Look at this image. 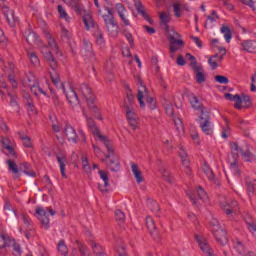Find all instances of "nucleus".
Segmentation results:
<instances>
[{
	"label": "nucleus",
	"instance_id": "nucleus-1",
	"mask_svg": "<svg viewBox=\"0 0 256 256\" xmlns=\"http://www.w3.org/2000/svg\"><path fill=\"white\" fill-rule=\"evenodd\" d=\"M60 87L63 90L68 103L72 105V107L79 105V96H81L82 99L87 101L88 107L90 111L94 113L96 119H100V121L103 120V117H101V113L99 112V106L97 105V102H95V96L93 95V91H91L89 85L81 84L77 88L78 94L69 83H63Z\"/></svg>",
	"mask_w": 256,
	"mask_h": 256
},
{
	"label": "nucleus",
	"instance_id": "nucleus-2",
	"mask_svg": "<svg viewBox=\"0 0 256 256\" xmlns=\"http://www.w3.org/2000/svg\"><path fill=\"white\" fill-rule=\"evenodd\" d=\"M84 117H86V123L88 125V128L90 129L91 133L94 136L95 141H98L99 143H103L105 145L108 155H106V159H110V163L108 164V167H110L111 171H119L121 169V164L119 163V157L117 155L113 154L115 153V149L113 148V145L107 139V136L101 134V131H99V128L95 125V121H93V118L87 116V113H83Z\"/></svg>",
	"mask_w": 256,
	"mask_h": 256
},
{
	"label": "nucleus",
	"instance_id": "nucleus-3",
	"mask_svg": "<svg viewBox=\"0 0 256 256\" xmlns=\"http://www.w3.org/2000/svg\"><path fill=\"white\" fill-rule=\"evenodd\" d=\"M26 41L29 45H36L40 49L44 59L49 63V65H51V67H57V61H55L53 54L49 51V48L43 45V41H41L39 35L35 32H29L26 35Z\"/></svg>",
	"mask_w": 256,
	"mask_h": 256
},
{
	"label": "nucleus",
	"instance_id": "nucleus-4",
	"mask_svg": "<svg viewBox=\"0 0 256 256\" xmlns=\"http://www.w3.org/2000/svg\"><path fill=\"white\" fill-rule=\"evenodd\" d=\"M138 94L137 99L140 104V108L145 109V103L148 105L149 109L153 110L157 107L155 99L149 95L147 87L143 84V80L138 79Z\"/></svg>",
	"mask_w": 256,
	"mask_h": 256
},
{
	"label": "nucleus",
	"instance_id": "nucleus-5",
	"mask_svg": "<svg viewBox=\"0 0 256 256\" xmlns=\"http://www.w3.org/2000/svg\"><path fill=\"white\" fill-rule=\"evenodd\" d=\"M99 15L102 17L110 37H117V35H119V25L115 21L111 10L109 8L99 10Z\"/></svg>",
	"mask_w": 256,
	"mask_h": 256
},
{
	"label": "nucleus",
	"instance_id": "nucleus-6",
	"mask_svg": "<svg viewBox=\"0 0 256 256\" xmlns=\"http://www.w3.org/2000/svg\"><path fill=\"white\" fill-rule=\"evenodd\" d=\"M64 3H66L68 7H71L72 9H74L76 13H79L80 15H83L84 13L83 21L86 29H91L95 27V21L93 20V16H91V13L84 11L83 6H81L79 2L75 0H64Z\"/></svg>",
	"mask_w": 256,
	"mask_h": 256
},
{
	"label": "nucleus",
	"instance_id": "nucleus-7",
	"mask_svg": "<svg viewBox=\"0 0 256 256\" xmlns=\"http://www.w3.org/2000/svg\"><path fill=\"white\" fill-rule=\"evenodd\" d=\"M168 39H170V53H177L181 47H183V40H181V35L175 30L167 27Z\"/></svg>",
	"mask_w": 256,
	"mask_h": 256
},
{
	"label": "nucleus",
	"instance_id": "nucleus-8",
	"mask_svg": "<svg viewBox=\"0 0 256 256\" xmlns=\"http://www.w3.org/2000/svg\"><path fill=\"white\" fill-rule=\"evenodd\" d=\"M5 247L13 248V255L19 256L21 255V247L19 244L15 243L14 239H11L7 234H0V249H5Z\"/></svg>",
	"mask_w": 256,
	"mask_h": 256
},
{
	"label": "nucleus",
	"instance_id": "nucleus-9",
	"mask_svg": "<svg viewBox=\"0 0 256 256\" xmlns=\"http://www.w3.org/2000/svg\"><path fill=\"white\" fill-rule=\"evenodd\" d=\"M36 217L41 222V225L44 229H49V214L55 215V211L50 208L44 209L43 207L36 208Z\"/></svg>",
	"mask_w": 256,
	"mask_h": 256
},
{
	"label": "nucleus",
	"instance_id": "nucleus-10",
	"mask_svg": "<svg viewBox=\"0 0 256 256\" xmlns=\"http://www.w3.org/2000/svg\"><path fill=\"white\" fill-rule=\"evenodd\" d=\"M220 207L229 218L235 217V215H237V211H239V204L235 200H224L220 202Z\"/></svg>",
	"mask_w": 256,
	"mask_h": 256
},
{
	"label": "nucleus",
	"instance_id": "nucleus-11",
	"mask_svg": "<svg viewBox=\"0 0 256 256\" xmlns=\"http://www.w3.org/2000/svg\"><path fill=\"white\" fill-rule=\"evenodd\" d=\"M230 149L232 153L231 160H237L239 158V153H241L244 161H255V158L253 157V155H251V152L247 150L246 152H243V150L239 148V145H237V143L235 142L230 143Z\"/></svg>",
	"mask_w": 256,
	"mask_h": 256
},
{
	"label": "nucleus",
	"instance_id": "nucleus-12",
	"mask_svg": "<svg viewBox=\"0 0 256 256\" xmlns=\"http://www.w3.org/2000/svg\"><path fill=\"white\" fill-rule=\"evenodd\" d=\"M200 127L205 135H213V123L209 121V112L203 111L199 116Z\"/></svg>",
	"mask_w": 256,
	"mask_h": 256
},
{
	"label": "nucleus",
	"instance_id": "nucleus-13",
	"mask_svg": "<svg viewBox=\"0 0 256 256\" xmlns=\"http://www.w3.org/2000/svg\"><path fill=\"white\" fill-rule=\"evenodd\" d=\"M125 113H126V119L130 127L134 131H136V129H139V116L137 115V112H135V109L126 104Z\"/></svg>",
	"mask_w": 256,
	"mask_h": 256
},
{
	"label": "nucleus",
	"instance_id": "nucleus-14",
	"mask_svg": "<svg viewBox=\"0 0 256 256\" xmlns=\"http://www.w3.org/2000/svg\"><path fill=\"white\" fill-rule=\"evenodd\" d=\"M188 197L192 201L193 205H203V203H207V200L209 199L207 193L201 187L198 188L197 195L189 192Z\"/></svg>",
	"mask_w": 256,
	"mask_h": 256
},
{
	"label": "nucleus",
	"instance_id": "nucleus-15",
	"mask_svg": "<svg viewBox=\"0 0 256 256\" xmlns=\"http://www.w3.org/2000/svg\"><path fill=\"white\" fill-rule=\"evenodd\" d=\"M116 11L123 23V29H125V27H131V22L129 21V12L125 6H123L121 3L116 4Z\"/></svg>",
	"mask_w": 256,
	"mask_h": 256
},
{
	"label": "nucleus",
	"instance_id": "nucleus-16",
	"mask_svg": "<svg viewBox=\"0 0 256 256\" xmlns=\"http://www.w3.org/2000/svg\"><path fill=\"white\" fill-rule=\"evenodd\" d=\"M196 241L198 243L200 251H202L204 255L213 256V250L211 249V246H209V242H207V239H205V237L197 235Z\"/></svg>",
	"mask_w": 256,
	"mask_h": 256
},
{
	"label": "nucleus",
	"instance_id": "nucleus-17",
	"mask_svg": "<svg viewBox=\"0 0 256 256\" xmlns=\"http://www.w3.org/2000/svg\"><path fill=\"white\" fill-rule=\"evenodd\" d=\"M28 81V87L30 88V91L34 93V95H44L45 97L47 96V92L43 88H41V86L35 79V76H31Z\"/></svg>",
	"mask_w": 256,
	"mask_h": 256
},
{
	"label": "nucleus",
	"instance_id": "nucleus-18",
	"mask_svg": "<svg viewBox=\"0 0 256 256\" xmlns=\"http://www.w3.org/2000/svg\"><path fill=\"white\" fill-rule=\"evenodd\" d=\"M3 13L6 17V20L8 21V25H10V27H15V25H17V23H19V20L17 19V17H15V11L9 9V6H3Z\"/></svg>",
	"mask_w": 256,
	"mask_h": 256
},
{
	"label": "nucleus",
	"instance_id": "nucleus-19",
	"mask_svg": "<svg viewBox=\"0 0 256 256\" xmlns=\"http://www.w3.org/2000/svg\"><path fill=\"white\" fill-rule=\"evenodd\" d=\"M81 55L85 59V61H94L95 60V54L93 53V50L91 49V43L85 41L84 47L81 49Z\"/></svg>",
	"mask_w": 256,
	"mask_h": 256
},
{
	"label": "nucleus",
	"instance_id": "nucleus-20",
	"mask_svg": "<svg viewBox=\"0 0 256 256\" xmlns=\"http://www.w3.org/2000/svg\"><path fill=\"white\" fill-rule=\"evenodd\" d=\"M64 135L69 143H77L79 141V136L77 135V131L72 126H66L64 129Z\"/></svg>",
	"mask_w": 256,
	"mask_h": 256
},
{
	"label": "nucleus",
	"instance_id": "nucleus-21",
	"mask_svg": "<svg viewBox=\"0 0 256 256\" xmlns=\"http://www.w3.org/2000/svg\"><path fill=\"white\" fill-rule=\"evenodd\" d=\"M179 156L182 161L183 167H185V173L186 175H191V168L189 167V156L187 155V151L183 149V147L180 148Z\"/></svg>",
	"mask_w": 256,
	"mask_h": 256
},
{
	"label": "nucleus",
	"instance_id": "nucleus-22",
	"mask_svg": "<svg viewBox=\"0 0 256 256\" xmlns=\"http://www.w3.org/2000/svg\"><path fill=\"white\" fill-rule=\"evenodd\" d=\"M191 67L196 74L197 83H205V72L203 71V68L197 65V62H192Z\"/></svg>",
	"mask_w": 256,
	"mask_h": 256
},
{
	"label": "nucleus",
	"instance_id": "nucleus-23",
	"mask_svg": "<svg viewBox=\"0 0 256 256\" xmlns=\"http://www.w3.org/2000/svg\"><path fill=\"white\" fill-rule=\"evenodd\" d=\"M216 241L220 243V245H227V232H225L222 228L212 232Z\"/></svg>",
	"mask_w": 256,
	"mask_h": 256
},
{
	"label": "nucleus",
	"instance_id": "nucleus-24",
	"mask_svg": "<svg viewBox=\"0 0 256 256\" xmlns=\"http://www.w3.org/2000/svg\"><path fill=\"white\" fill-rule=\"evenodd\" d=\"M234 248L240 256H253V253H250L249 250L245 247L243 242L236 240L234 242Z\"/></svg>",
	"mask_w": 256,
	"mask_h": 256
},
{
	"label": "nucleus",
	"instance_id": "nucleus-25",
	"mask_svg": "<svg viewBox=\"0 0 256 256\" xmlns=\"http://www.w3.org/2000/svg\"><path fill=\"white\" fill-rule=\"evenodd\" d=\"M3 148L5 150V153L8 155H12V157H15V144L8 138H4L2 140Z\"/></svg>",
	"mask_w": 256,
	"mask_h": 256
},
{
	"label": "nucleus",
	"instance_id": "nucleus-26",
	"mask_svg": "<svg viewBox=\"0 0 256 256\" xmlns=\"http://www.w3.org/2000/svg\"><path fill=\"white\" fill-rule=\"evenodd\" d=\"M99 175H100V179H102V181L104 182V185H99V190L102 193H107L109 190L107 189V187H109V176L107 175V173L103 170H99Z\"/></svg>",
	"mask_w": 256,
	"mask_h": 256
},
{
	"label": "nucleus",
	"instance_id": "nucleus-27",
	"mask_svg": "<svg viewBox=\"0 0 256 256\" xmlns=\"http://www.w3.org/2000/svg\"><path fill=\"white\" fill-rule=\"evenodd\" d=\"M134 5L136 7L137 12L142 15V17H144V19H146V21H148V23H150L151 25H153V20L151 18H149V15H147V13L145 12V10H143V4L141 3V1L139 0H134Z\"/></svg>",
	"mask_w": 256,
	"mask_h": 256
},
{
	"label": "nucleus",
	"instance_id": "nucleus-28",
	"mask_svg": "<svg viewBox=\"0 0 256 256\" xmlns=\"http://www.w3.org/2000/svg\"><path fill=\"white\" fill-rule=\"evenodd\" d=\"M131 171L134 175V178L136 179V183H143V173L141 172V169H139V166L137 164H131Z\"/></svg>",
	"mask_w": 256,
	"mask_h": 256
},
{
	"label": "nucleus",
	"instance_id": "nucleus-29",
	"mask_svg": "<svg viewBox=\"0 0 256 256\" xmlns=\"http://www.w3.org/2000/svg\"><path fill=\"white\" fill-rule=\"evenodd\" d=\"M57 161L60 167V172L64 179H67V174L65 173V167H67V157L65 155H57Z\"/></svg>",
	"mask_w": 256,
	"mask_h": 256
},
{
	"label": "nucleus",
	"instance_id": "nucleus-30",
	"mask_svg": "<svg viewBox=\"0 0 256 256\" xmlns=\"http://www.w3.org/2000/svg\"><path fill=\"white\" fill-rule=\"evenodd\" d=\"M146 227H147L150 235H152L153 237H156L157 226H155V221L153 220V218H151V216L146 217Z\"/></svg>",
	"mask_w": 256,
	"mask_h": 256
},
{
	"label": "nucleus",
	"instance_id": "nucleus-31",
	"mask_svg": "<svg viewBox=\"0 0 256 256\" xmlns=\"http://www.w3.org/2000/svg\"><path fill=\"white\" fill-rule=\"evenodd\" d=\"M242 48L244 51L248 53H255L256 52V41L255 40H246L242 42Z\"/></svg>",
	"mask_w": 256,
	"mask_h": 256
},
{
	"label": "nucleus",
	"instance_id": "nucleus-32",
	"mask_svg": "<svg viewBox=\"0 0 256 256\" xmlns=\"http://www.w3.org/2000/svg\"><path fill=\"white\" fill-rule=\"evenodd\" d=\"M44 35H45V38L48 41V45L52 49V51H54V53H59L58 48H57V42H55V39L53 38L51 33L49 31H45Z\"/></svg>",
	"mask_w": 256,
	"mask_h": 256
},
{
	"label": "nucleus",
	"instance_id": "nucleus-33",
	"mask_svg": "<svg viewBox=\"0 0 256 256\" xmlns=\"http://www.w3.org/2000/svg\"><path fill=\"white\" fill-rule=\"evenodd\" d=\"M221 61H223V56H219L218 54L211 56L208 60V63L211 69H217L219 65H221Z\"/></svg>",
	"mask_w": 256,
	"mask_h": 256
},
{
	"label": "nucleus",
	"instance_id": "nucleus-34",
	"mask_svg": "<svg viewBox=\"0 0 256 256\" xmlns=\"http://www.w3.org/2000/svg\"><path fill=\"white\" fill-rule=\"evenodd\" d=\"M190 103H191V106L193 107V109H196V110L200 109L201 115H203V111H205V110H203L201 101H199V99L196 96H194V95L190 96Z\"/></svg>",
	"mask_w": 256,
	"mask_h": 256
},
{
	"label": "nucleus",
	"instance_id": "nucleus-35",
	"mask_svg": "<svg viewBox=\"0 0 256 256\" xmlns=\"http://www.w3.org/2000/svg\"><path fill=\"white\" fill-rule=\"evenodd\" d=\"M81 161L83 171H85L87 175H91V171H93V169L91 168V165H89V158L87 155H83Z\"/></svg>",
	"mask_w": 256,
	"mask_h": 256
},
{
	"label": "nucleus",
	"instance_id": "nucleus-36",
	"mask_svg": "<svg viewBox=\"0 0 256 256\" xmlns=\"http://www.w3.org/2000/svg\"><path fill=\"white\" fill-rule=\"evenodd\" d=\"M27 55H28V59H29L30 63H32V65L37 67L40 63L39 56H37V53L33 50H29L27 52Z\"/></svg>",
	"mask_w": 256,
	"mask_h": 256
},
{
	"label": "nucleus",
	"instance_id": "nucleus-37",
	"mask_svg": "<svg viewBox=\"0 0 256 256\" xmlns=\"http://www.w3.org/2000/svg\"><path fill=\"white\" fill-rule=\"evenodd\" d=\"M159 173L162 175L164 181H167V183H173V176L171 175V172L167 170V168H160Z\"/></svg>",
	"mask_w": 256,
	"mask_h": 256
},
{
	"label": "nucleus",
	"instance_id": "nucleus-38",
	"mask_svg": "<svg viewBox=\"0 0 256 256\" xmlns=\"http://www.w3.org/2000/svg\"><path fill=\"white\" fill-rule=\"evenodd\" d=\"M174 125L180 137L185 135V128L183 127V121L180 120V118H175Z\"/></svg>",
	"mask_w": 256,
	"mask_h": 256
},
{
	"label": "nucleus",
	"instance_id": "nucleus-39",
	"mask_svg": "<svg viewBox=\"0 0 256 256\" xmlns=\"http://www.w3.org/2000/svg\"><path fill=\"white\" fill-rule=\"evenodd\" d=\"M229 161H230V169L233 175H235V177H239V175H241V171L239 170V165L237 163V160H231V158H229Z\"/></svg>",
	"mask_w": 256,
	"mask_h": 256
},
{
	"label": "nucleus",
	"instance_id": "nucleus-40",
	"mask_svg": "<svg viewBox=\"0 0 256 256\" xmlns=\"http://www.w3.org/2000/svg\"><path fill=\"white\" fill-rule=\"evenodd\" d=\"M221 33L224 34V39L226 43H231V39H233V35L231 34V30L227 26L221 27Z\"/></svg>",
	"mask_w": 256,
	"mask_h": 256
},
{
	"label": "nucleus",
	"instance_id": "nucleus-41",
	"mask_svg": "<svg viewBox=\"0 0 256 256\" xmlns=\"http://www.w3.org/2000/svg\"><path fill=\"white\" fill-rule=\"evenodd\" d=\"M58 13H59L60 19H64L66 23L71 22V17H69V14H67V11H65V8H63V6L61 5L58 6Z\"/></svg>",
	"mask_w": 256,
	"mask_h": 256
},
{
	"label": "nucleus",
	"instance_id": "nucleus-42",
	"mask_svg": "<svg viewBox=\"0 0 256 256\" xmlns=\"http://www.w3.org/2000/svg\"><path fill=\"white\" fill-rule=\"evenodd\" d=\"M225 126L222 128L221 137L222 139H227L231 135V128L229 127V121L227 119H224Z\"/></svg>",
	"mask_w": 256,
	"mask_h": 256
},
{
	"label": "nucleus",
	"instance_id": "nucleus-43",
	"mask_svg": "<svg viewBox=\"0 0 256 256\" xmlns=\"http://www.w3.org/2000/svg\"><path fill=\"white\" fill-rule=\"evenodd\" d=\"M217 19H219V16H217V12L213 11L212 14L207 17V20L205 22V27L206 28L211 27V24L215 23V21H217Z\"/></svg>",
	"mask_w": 256,
	"mask_h": 256
},
{
	"label": "nucleus",
	"instance_id": "nucleus-44",
	"mask_svg": "<svg viewBox=\"0 0 256 256\" xmlns=\"http://www.w3.org/2000/svg\"><path fill=\"white\" fill-rule=\"evenodd\" d=\"M159 17L161 23H163L164 25H167V23L171 22V13L169 12H161Z\"/></svg>",
	"mask_w": 256,
	"mask_h": 256
},
{
	"label": "nucleus",
	"instance_id": "nucleus-45",
	"mask_svg": "<svg viewBox=\"0 0 256 256\" xmlns=\"http://www.w3.org/2000/svg\"><path fill=\"white\" fill-rule=\"evenodd\" d=\"M172 7L175 17L179 18L183 15V13L181 12V2H174L172 4Z\"/></svg>",
	"mask_w": 256,
	"mask_h": 256
},
{
	"label": "nucleus",
	"instance_id": "nucleus-46",
	"mask_svg": "<svg viewBox=\"0 0 256 256\" xmlns=\"http://www.w3.org/2000/svg\"><path fill=\"white\" fill-rule=\"evenodd\" d=\"M19 137L24 145V147H33V142L31 141V138L29 136L23 135L19 133Z\"/></svg>",
	"mask_w": 256,
	"mask_h": 256
},
{
	"label": "nucleus",
	"instance_id": "nucleus-47",
	"mask_svg": "<svg viewBox=\"0 0 256 256\" xmlns=\"http://www.w3.org/2000/svg\"><path fill=\"white\" fill-rule=\"evenodd\" d=\"M133 101H135V96H133V94H131V92H128L127 97L124 100L125 109H127V105H128V107H133Z\"/></svg>",
	"mask_w": 256,
	"mask_h": 256
},
{
	"label": "nucleus",
	"instance_id": "nucleus-48",
	"mask_svg": "<svg viewBox=\"0 0 256 256\" xmlns=\"http://www.w3.org/2000/svg\"><path fill=\"white\" fill-rule=\"evenodd\" d=\"M147 205L153 213H157V211H159V203H157V201L149 199L147 201Z\"/></svg>",
	"mask_w": 256,
	"mask_h": 256
},
{
	"label": "nucleus",
	"instance_id": "nucleus-49",
	"mask_svg": "<svg viewBox=\"0 0 256 256\" xmlns=\"http://www.w3.org/2000/svg\"><path fill=\"white\" fill-rule=\"evenodd\" d=\"M203 171L210 181H213L215 179V174H213V170H211L209 165L205 164L203 166Z\"/></svg>",
	"mask_w": 256,
	"mask_h": 256
},
{
	"label": "nucleus",
	"instance_id": "nucleus-50",
	"mask_svg": "<svg viewBox=\"0 0 256 256\" xmlns=\"http://www.w3.org/2000/svg\"><path fill=\"white\" fill-rule=\"evenodd\" d=\"M250 105H251V98H249V96H243L242 104H240V109H249Z\"/></svg>",
	"mask_w": 256,
	"mask_h": 256
},
{
	"label": "nucleus",
	"instance_id": "nucleus-51",
	"mask_svg": "<svg viewBox=\"0 0 256 256\" xmlns=\"http://www.w3.org/2000/svg\"><path fill=\"white\" fill-rule=\"evenodd\" d=\"M214 79L216 83H220V85H227L229 83V78H227V76L216 75Z\"/></svg>",
	"mask_w": 256,
	"mask_h": 256
},
{
	"label": "nucleus",
	"instance_id": "nucleus-52",
	"mask_svg": "<svg viewBox=\"0 0 256 256\" xmlns=\"http://www.w3.org/2000/svg\"><path fill=\"white\" fill-rule=\"evenodd\" d=\"M123 35L126 37L128 43L130 44V47L134 46V40L133 35L127 31V28H123Z\"/></svg>",
	"mask_w": 256,
	"mask_h": 256
},
{
	"label": "nucleus",
	"instance_id": "nucleus-53",
	"mask_svg": "<svg viewBox=\"0 0 256 256\" xmlns=\"http://www.w3.org/2000/svg\"><path fill=\"white\" fill-rule=\"evenodd\" d=\"M58 251L62 253V255L67 256L68 250H67V245H65V242L61 240L58 243Z\"/></svg>",
	"mask_w": 256,
	"mask_h": 256
},
{
	"label": "nucleus",
	"instance_id": "nucleus-54",
	"mask_svg": "<svg viewBox=\"0 0 256 256\" xmlns=\"http://www.w3.org/2000/svg\"><path fill=\"white\" fill-rule=\"evenodd\" d=\"M164 107L167 115H169L170 117L173 116V113H174L173 104L169 101H166L164 103Z\"/></svg>",
	"mask_w": 256,
	"mask_h": 256
},
{
	"label": "nucleus",
	"instance_id": "nucleus-55",
	"mask_svg": "<svg viewBox=\"0 0 256 256\" xmlns=\"http://www.w3.org/2000/svg\"><path fill=\"white\" fill-rule=\"evenodd\" d=\"M50 67L53 69V72H51V79L54 83V85H57V83H59V81H61V78H59V74L57 72H55V68L57 66H55L54 68L50 65Z\"/></svg>",
	"mask_w": 256,
	"mask_h": 256
},
{
	"label": "nucleus",
	"instance_id": "nucleus-56",
	"mask_svg": "<svg viewBox=\"0 0 256 256\" xmlns=\"http://www.w3.org/2000/svg\"><path fill=\"white\" fill-rule=\"evenodd\" d=\"M96 43L99 47H105V38H103V34L100 32L96 34Z\"/></svg>",
	"mask_w": 256,
	"mask_h": 256
},
{
	"label": "nucleus",
	"instance_id": "nucleus-57",
	"mask_svg": "<svg viewBox=\"0 0 256 256\" xmlns=\"http://www.w3.org/2000/svg\"><path fill=\"white\" fill-rule=\"evenodd\" d=\"M210 225L212 227V232L213 231H218V229H221V224H219V220L218 219L213 218L210 221Z\"/></svg>",
	"mask_w": 256,
	"mask_h": 256
},
{
	"label": "nucleus",
	"instance_id": "nucleus-58",
	"mask_svg": "<svg viewBox=\"0 0 256 256\" xmlns=\"http://www.w3.org/2000/svg\"><path fill=\"white\" fill-rule=\"evenodd\" d=\"M8 167L10 169V171H12V173H14L15 175H17V173H19V169L17 168V164H15V162L8 160Z\"/></svg>",
	"mask_w": 256,
	"mask_h": 256
},
{
	"label": "nucleus",
	"instance_id": "nucleus-59",
	"mask_svg": "<svg viewBox=\"0 0 256 256\" xmlns=\"http://www.w3.org/2000/svg\"><path fill=\"white\" fill-rule=\"evenodd\" d=\"M243 97H240L239 95H235L234 99V107L235 109H241Z\"/></svg>",
	"mask_w": 256,
	"mask_h": 256
},
{
	"label": "nucleus",
	"instance_id": "nucleus-60",
	"mask_svg": "<svg viewBox=\"0 0 256 256\" xmlns=\"http://www.w3.org/2000/svg\"><path fill=\"white\" fill-rule=\"evenodd\" d=\"M243 5H247L253 11H255V1L254 0H240Z\"/></svg>",
	"mask_w": 256,
	"mask_h": 256
},
{
	"label": "nucleus",
	"instance_id": "nucleus-61",
	"mask_svg": "<svg viewBox=\"0 0 256 256\" xmlns=\"http://www.w3.org/2000/svg\"><path fill=\"white\" fill-rule=\"evenodd\" d=\"M115 217H116L117 221H125V214L121 210L115 211Z\"/></svg>",
	"mask_w": 256,
	"mask_h": 256
},
{
	"label": "nucleus",
	"instance_id": "nucleus-62",
	"mask_svg": "<svg viewBox=\"0 0 256 256\" xmlns=\"http://www.w3.org/2000/svg\"><path fill=\"white\" fill-rule=\"evenodd\" d=\"M50 93H51V98L53 100V103L54 105H59L60 104V101H59V96L57 95V93H55V91L53 90H50Z\"/></svg>",
	"mask_w": 256,
	"mask_h": 256
},
{
	"label": "nucleus",
	"instance_id": "nucleus-63",
	"mask_svg": "<svg viewBox=\"0 0 256 256\" xmlns=\"http://www.w3.org/2000/svg\"><path fill=\"white\" fill-rule=\"evenodd\" d=\"M246 185H247L248 195H249V197H251V195H253V192L255 191V186L253 183H251L249 181L246 182Z\"/></svg>",
	"mask_w": 256,
	"mask_h": 256
},
{
	"label": "nucleus",
	"instance_id": "nucleus-64",
	"mask_svg": "<svg viewBox=\"0 0 256 256\" xmlns=\"http://www.w3.org/2000/svg\"><path fill=\"white\" fill-rule=\"evenodd\" d=\"M61 35H62L63 39H71V32H69L65 28H62Z\"/></svg>",
	"mask_w": 256,
	"mask_h": 256
}]
</instances>
